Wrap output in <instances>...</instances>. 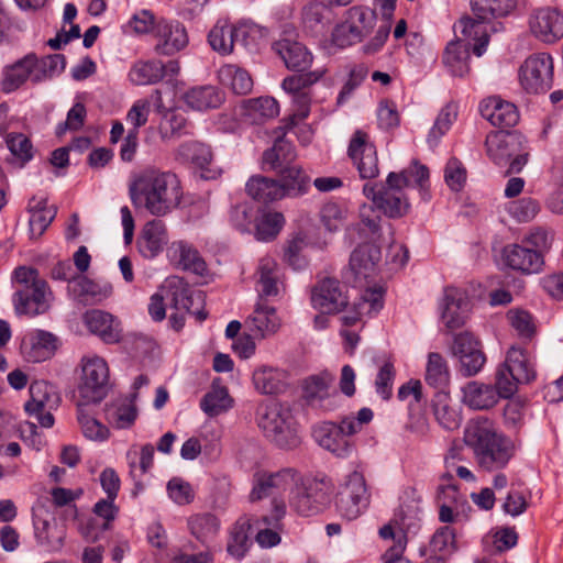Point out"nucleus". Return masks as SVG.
<instances>
[{
  "instance_id": "nucleus-32",
  "label": "nucleus",
  "mask_w": 563,
  "mask_h": 563,
  "mask_svg": "<svg viewBox=\"0 0 563 563\" xmlns=\"http://www.w3.org/2000/svg\"><path fill=\"white\" fill-rule=\"evenodd\" d=\"M241 118L245 123L262 124L279 114V104L273 97H258L244 100Z\"/></svg>"
},
{
  "instance_id": "nucleus-3",
  "label": "nucleus",
  "mask_w": 563,
  "mask_h": 563,
  "mask_svg": "<svg viewBox=\"0 0 563 563\" xmlns=\"http://www.w3.org/2000/svg\"><path fill=\"white\" fill-rule=\"evenodd\" d=\"M15 291L12 303L18 316L35 317L48 311L52 291L47 283L40 278L35 268L20 266L13 272Z\"/></svg>"
},
{
  "instance_id": "nucleus-22",
  "label": "nucleus",
  "mask_w": 563,
  "mask_h": 563,
  "mask_svg": "<svg viewBox=\"0 0 563 563\" xmlns=\"http://www.w3.org/2000/svg\"><path fill=\"white\" fill-rule=\"evenodd\" d=\"M526 140L515 132H492L486 136L485 147L486 154L497 166H507L512 155Z\"/></svg>"
},
{
  "instance_id": "nucleus-4",
  "label": "nucleus",
  "mask_w": 563,
  "mask_h": 563,
  "mask_svg": "<svg viewBox=\"0 0 563 563\" xmlns=\"http://www.w3.org/2000/svg\"><path fill=\"white\" fill-rule=\"evenodd\" d=\"M376 20L375 11L368 7L353 5L349 8L331 32V45L343 49L363 42L373 32Z\"/></svg>"
},
{
  "instance_id": "nucleus-21",
  "label": "nucleus",
  "mask_w": 563,
  "mask_h": 563,
  "mask_svg": "<svg viewBox=\"0 0 563 563\" xmlns=\"http://www.w3.org/2000/svg\"><path fill=\"white\" fill-rule=\"evenodd\" d=\"M490 19H482L475 16H463L460 19L457 24L455 25V34L457 31L461 36H457L456 41H462L463 44L468 45L471 48L472 42L473 44V53L481 57L487 48L489 42V32L492 30Z\"/></svg>"
},
{
  "instance_id": "nucleus-58",
  "label": "nucleus",
  "mask_w": 563,
  "mask_h": 563,
  "mask_svg": "<svg viewBox=\"0 0 563 563\" xmlns=\"http://www.w3.org/2000/svg\"><path fill=\"white\" fill-rule=\"evenodd\" d=\"M208 42L217 53L231 54L235 44L233 24L228 21H218L208 34Z\"/></svg>"
},
{
  "instance_id": "nucleus-42",
  "label": "nucleus",
  "mask_w": 563,
  "mask_h": 563,
  "mask_svg": "<svg viewBox=\"0 0 563 563\" xmlns=\"http://www.w3.org/2000/svg\"><path fill=\"white\" fill-rule=\"evenodd\" d=\"M69 294L80 302L100 301L112 292L109 284L100 285L84 275L76 276L68 285Z\"/></svg>"
},
{
  "instance_id": "nucleus-56",
  "label": "nucleus",
  "mask_w": 563,
  "mask_h": 563,
  "mask_svg": "<svg viewBox=\"0 0 563 563\" xmlns=\"http://www.w3.org/2000/svg\"><path fill=\"white\" fill-rule=\"evenodd\" d=\"M251 526L249 519H240L232 527L227 544V551L232 558L241 560L249 551L252 544L249 536Z\"/></svg>"
},
{
  "instance_id": "nucleus-23",
  "label": "nucleus",
  "mask_w": 563,
  "mask_h": 563,
  "mask_svg": "<svg viewBox=\"0 0 563 563\" xmlns=\"http://www.w3.org/2000/svg\"><path fill=\"white\" fill-rule=\"evenodd\" d=\"M333 380L334 377L328 372L307 377L302 383V396L307 404L324 411L332 410L334 408L331 391Z\"/></svg>"
},
{
  "instance_id": "nucleus-34",
  "label": "nucleus",
  "mask_w": 563,
  "mask_h": 563,
  "mask_svg": "<svg viewBox=\"0 0 563 563\" xmlns=\"http://www.w3.org/2000/svg\"><path fill=\"white\" fill-rule=\"evenodd\" d=\"M462 402L474 410H487L499 400L498 393L493 385L477 380L468 382L462 387Z\"/></svg>"
},
{
  "instance_id": "nucleus-28",
  "label": "nucleus",
  "mask_w": 563,
  "mask_h": 563,
  "mask_svg": "<svg viewBox=\"0 0 563 563\" xmlns=\"http://www.w3.org/2000/svg\"><path fill=\"white\" fill-rule=\"evenodd\" d=\"M282 325L277 311L273 306L260 299L253 312L246 318L245 327L260 339L275 334Z\"/></svg>"
},
{
  "instance_id": "nucleus-17",
  "label": "nucleus",
  "mask_w": 563,
  "mask_h": 563,
  "mask_svg": "<svg viewBox=\"0 0 563 563\" xmlns=\"http://www.w3.org/2000/svg\"><path fill=\"white\" fill-rule=\"evenodd\" d=\"M438 308L440 320L449 331L463 327L471 310L466 292L456 287L444 289Z\"/></svg>"
},
{
  "instance_id": "nucleus-24",
  "label": "nucleus",
  "mask_w": 563,
  "mask_h": 563,
  "mask_svg": "<svg viewBox=\"0 0 563 563\" xmlns=\"http://www.w3.org/2000/svg\"><path fill=\"white\" fill-rule=\"evenodd\" d=\"M157 44L155 51L161 55H173L188 44V35L183 24L175 21H158L155 26Z\"/></svg>"
},
{
  "instance_id": "nucleus-20",
  "label": "nucleus",
  "mask_w": 563,
  "mask_h": 563,
  "mask_svg": "<svg viewBox=\"0 0 563 563\" xmlns=\"http://www.w3.org/2000/svg\"><path fill=\"white\" fill-rule=\"evenodd\" d=\"M296 475L297 473L291 468H285L275 473H255L250 500L257 501L291 489L296 484Z\"/></svg>"
},
{
  "instance_id": "nucleus-36",
  "label": "nucleus",
  "mask_w": 563,
  "mask_h": 563,
  "mask_svg": "<svg viewBox=\"0 0 563 563\" xmlns=\"http://www.w3.org/2000/svg\"><path fill=\"white\" fill-rule=\"evenodd\" d=\"M176 158L183 163H191L202 170L205 178H213L209 175V166L213 159L211 147L199 141H188L179 145L176 152Z\"/></svg>"
},
{
  "instance_id": "nucleus-46",
  "label": "nucleus",
  "mask_w": 563,
  "mask_h": 563,
  "mask_svg": "<svg viewBox=\"0 0 563 563\" xmlns=\"http://www.w3.org/2000/svg\"><path fill=\"white\" fill-rule=\"evenodd\" d=\"M246 191L254 200L268 203L285 197V189L274 179L254 176L246 183Z\"/></svg>"
},
{
  "instance_id": "nucleus-19",
  "label": "nucleus",
  "mask_w": 563,
  "mask_h": 563,
  "mask_svg": "<svg viewBox=\"0 0 563 563\" xmlns=\"http://www.w3.org/2000/svg\"><path fill=\"white\" fill-rule=\"evenodd\" d=\"M347 153L362 178L372 179L378 175L377 151L367 133L357 130L351 137Z\"/></svg>"
},
{
  "instance_id": "nucleus-1",
  "label": "nucleus",
  "mask_w": 563,
  "mask_h": 563,
  "mask_svg": "<svg viewBox=\"0 0 563 563\" xmlns=\"http://www.w3.org/2000/svg\"><path fill=\"white\" fill-rule=\"evenodd\" d=\"M132 205L154 217H165L173 212L183 198L181 186L176 174L154 167L141 170L130 188Z\"/></svg>"
},
{
  "instance_id": "nucleus-51",
  "label": "nucleus",
  "mask_w": 563,
  "mask_h": 563,
  "mask_svg": "<svg viewBox=\"0 0 563 563\" xmlns=\"http://www.w3.org/2000/svg\"><path fill=\"white\" fill-rule=\"evenodd\" d=\"M424 379L435 391H448L450 371L446 361L441 354L432 352L428 355Z\"/></svg>"
},
{
  "instance_id": "nucleus-14",
  "label": "nucleus",
  "mask_w": 563,
  "mask_h": 563,
  "mask_svg": "<svg viewBox=\"0 0 563 563\" xmlns=\"http://www.w3.org/2000/svg\"><path fill=\"white\" fill-rule=\"evenodd\" d=\"M402 189L399 184H389L387 178L385 185L366 184L363 187V192L385 216L400 218L408 212L410 207Z\"/></svg>"
},
{
  "instance_id": "nucleus-10",
  "label": "nucleus",
  "mask_w": 563,
  "mask_h": 563,
  "mask_svg": "<svg viewBox=\"0 0 563 563\" xmlns=\"http://www.w3.org/2000/svg\"><path fill=\"white\" fill-rule=\"evenodd\" d=\"M336 510L341 517L354 520L369 505V493L362 472H351L336 496Z\"/></svg>"
},
{
  "instance_id": "nucleus-12",
  "label": "nucleus",
  "mask_w": 563,
  "mask_h": 563,
  "mask_svg": "<svg viewBox=\"0 0 563 563\" xmlns=\"http://www.w3.org/2000/svg\"><path fill=\"white\" fill-rule=\"evenodd\" d=\"M79 394L86 402H99L108 390L109 368L106 361L97 355L85 356L81 361Z\"/></svg>"
},
{
  "instance_id": "nucleus-6",
  "label": "nucleus",
  "mask_w": 563,
  "mask_h": 563,
  "mask_svg": "<svg viewBox=\"0 0 563 563\" xmlns=\"http://www.w3.org/2000/svg\"><path fill=\"white\" fill-rule=\"evenodd\" d=\"M163 291L166 292L167 305L175 310L169 317V322L176 331L184 327L187 313L196 314L199 321L207 318V313L199 309L203 301L202 291L190 289L181 278H167Z\"/></svg>"
},
{
  "instance_id": "nucleus-60",
  "label": "nucleus",
  "mask_w": 563,
  "mask_h": 563,
  "mask_svg": "<svg viewBox=\"0 0 563 563\" xmlns=\"http://www.w3.org/2000/svg\"><path fill=\"white\" fill-rule=\"evenodd\" d=\"M235 43L246 48L254 47L266 35V30L250 20H242L233 24Z\"/></svg>"
},
{
  "instance_id": "nucleus-49",
  "label": "nucleus",
  "mask_w": 563,
  "mask_h": 563,
  "mask_svg": "<svg viewBox=\"0 0 563 563\" xmlns=\"http://www.w3.org/2000/svg\"><path fill=\"white\" fill-rule=\"evenodd\" d=\"M223 97L213 86L195 87L184 95L185 103L198 111L216 109L222 103Z\"/></svg>"
},
{
  "instance_id": "nucleus-37",
  "label": "nucleus",
  "mask_w": 563,
  "mask_h": 563,
  "mask_svg": "<svg viewBox=\"0 0 563 563\" xmlns=\"http://www.w3.org/2000/svg\"><path fill=\"white\" fill-rule=\"evenodd\" d=\"M274 47L288 69L305 71L311 66L312 55L301 43L280 40Z\"/></svg>"
},
{
  "instance_id": "nucleus-45",
  "label": "nucleus",
  "mask_w": 563,
  "mask_h": 563,
  "mask_svg": "<svg viewBox=\"0 0 563 563\" xmlns=\"http://www.w3.org/2000/svg\"><path fill=\"white\" fill-rule=\"evenodd\" d=\"M29 210L31 213L29 219L30 236L38 239L56 217L57 210L54 206H47L45 199H32Z\"/></svg>"
},
{
  "instance_id": "nucleus-25",
  "label": "nucleus",
  "mask_w": 563,
  "mask_h": 563,
  "mask_svg": "<svg viewBox=\"0 0 563 563\" xmlns=\"http://www.w3.org/2000/svg\"><path fill=\"white\" fill-rule=\"evenodd\" d=\"M312 306L322 313H336L347 305L339 282L332 278L321 280L312 290Z\"/></svg>"
},
{
  "instance_id": "nucleus-18",
  "label": "nucleus",
  "mask_w": 563,
  "mask_h": 563,
  "mask_svg": "<svg viewBox=\"0 0 563 563\" xmlns=\"http://www.w3.org/2000/svg\"><path fill=\"white\" fill-rule=\"evenodd\" d=\"M380 255V249L375 244L358 245L351 254L349 271L345 274L346 282L353 286H362L375 275Z\"/></svg>"
},
{
  "instance_id": "nucleus-40",
  "label": "nucleus",
  "mask_w": 563,
  "mask_h": 563,
  "mask_svg": "<svg viewBox=\"0 0 563 563\" xmlns=\"http://www.w3.org/2000/svg\"><path fill=\"white\" fill-rule=\"evenodd\" d=\"M187 526L190 534L205 548L217 538L220 530L219 519L209 512L192 515L188 518Z\"/></svg>"
},
{
  "instance_id": "nucleus-52",
  "label": "nucleus",
  "mask_w": 563,
  "mask_h": 563,
  "mask_svg": "<svg viewBox=\"0 0 563 563\" xmlns=\"http://www.w3.org/2000/svg\"><path fill=\"white\" fill-rule=\"evenodd\" d=\"M320 222L331 233L342 230L350 219L347 206L339 201H328L319 211Z\"/></svg>"
},
{
  "instance_id": "nucleus-55",
  "label": "nucleus",
  "mask_w": 563,
  "mask_h": 563,
  "mask_svg": "<svg viewBox=\"0 0 563 563\" xmlns=\"http://www.w3.org/2000/svg\"><path fill=\"white\" fill-rule=\"evenodd\" d=\"M232 407L228 389L216 382L200 401L201 410L209 417L219 416Z\"/></svg>"
},
{
  "instance_id": "nucleus-54",
  "label": "nucleus",
  "mask_w": 563,
  "mask_h": 563,
  "mask_svg": "<svg viewBox=\"0 0 563 563\" xmlns=\"http://www.w3.org/2000/svg\"><path fill=\"white\" fill-rule=\"evenodd\" d=\"M433 412L437 421L445 430H456L462 422L459 410L449 405L448 391H435L433 398Z\"/></svg>"
},
{
  "instance_id": "nucleus-16",
  "label": "nucleus",
  "mask_w": 563,
  "mask_h": 563,
  "mask_svg": "<svg viewBox=\"0 0 563 563\" xmlns=\"http://www.w3.org/2000/svg\"><path fill=\"white\" fill-rule=\"evenodd\" d=\"M451 351L460 362L461 373L466 377L478 374L486 363L479 341L467 331L454 336Z\"/></svg>"
},
{
  "instance_id": "nucleus-27",
  "label": "nucleus",
  "mask_w": 563,
  "mask_h": 563,
  "mask_svg": "<svg viewBox=\"0 0 563 563\" xmlns=\"http://www.w3.org/2000/svg\"><path fill=\"white\" fill-rule=\"evenodd\" d=\"M503 260L508 267L523 274L539 273L544 265V260L538 251H532L523 243L506 245L503 250Z\"/></svg>"
},
{
  "instance_id": "nucleus-2",
  "label": "nucleus",
  "mask_w": 563,
  "mask_h": 563,
  "mask_svg": "<svg viewBox=\"0 0 563 563\" xmlns=\"http://www.w3.org/2000/svg\"><path fill=\"white\" fill-rule=\"evenodd\" d=\"M464 441L472 449L477 465L487 472L504 468L515 454L514 442L486 418L474 419L468 423Z\"/></svg>"
},
{
  "instance_id": "nucleus-39",
  "label": "nucleus",
  "mask_w": 563,
  "mask_h": 563,
  "mask_svg": "<svg viewBox=\"0 0 563 563\" xmlns=\"http://www.w3.org/2000/svg\"><path fill=\"white\" fill-rule=\"evenodd\" d=\"M429 181V169L419 163H413L400 173H389L388 183L399 184L402 188L418 187L422 200H429L430 195L427 188Z\"/></svg>"
},
{
  "instance_id": "nucleus-11",
  "label": "nucleus",
  "mask_w": 563,
  "mask_h": 563,
  "mask_svg": "<svg viewBox=\"0 0 563 563\" xmlns=\"http://www.w3.org/2000/svg\"><path fill=\"white\" fill-rule=\"evenodd\" d=\"M521 87L529 93L548 91L553 82V58L549 53H536L526 58L519 69Z\"/></svg>"
},
{
  "instance_id": "nucleus-35",
  "label": "nucleus",
  "mask_w": 563,
  "mask_h": 563,
  "mask_svg": "<svg viewBox=\"0 0 563 563\" xmlns=\"http://www.w3.org/2000/svg\"><path fill=\"white\" fill-rule=\"evenodd\" d=\"M36 56L29 54L15 64L5 67L1 80V89L10 93L20 88L29 78L34 81Z\"/></svg>"
},
{
  "instance_id": "nucleus-53",
  "label": "nucleus",
  "mask_w": 563,
  "mask_h": 563,
  "mask_svg": "<svg viewBox=\"0 0 563 563\" xmlns=\"http://www.w3.org/2000/svg\"><path fill=\"white\" fill-rule=\"evenodd\" d=\"M218 77L223 86L229 87L236 95H245L251 91L253 81L249 73L236 65H224L218 71Z\"/></svg>"
},
{
  "instance_id": "nucleus-9",
  "label": "nucleus",
  "mask_w": 563,
  "mask_h": 563,
  "mask_svg": "<svg viewBox=\"0 0 563 563\" xmlns=\"http://www.w3.org/2000/svg\"><path fill=\"white\" fill-rule=\"evenodd\" d=\"M324 74V70H313L306 74L286 77L282 88L290 96L291 113L286 120L284 130L292 129L298 122L303 121L310 114L311 86Z\"/></svg>"
},
{
  "instance_id": "nucleus-7",
  "label": "nucleus",
  "mask_w": 563,
  "mask_h": 563,
  "mask_svg": "<svg viewBox=\"0 0 563 563\" xmlns=\"http://www.w3.org/2000/svg\"><path fill=\"white\" fill-rule=\"evenodd\" d=\"M296 475V484L290 489V507L301 516H313L322 511L330 503L333 492L332 482L323 477L309 479L299 484Z\"/></svg>"
},
{
  "instance_id": "nucleus-63",
  "label": "nucleus",
  "mask_w": 563,
  "mask_h": 563,
  "mask_svg": "<svg viewBox=\"0 0 563 563\" xmlns=\"http://www.w3.org/2000/svg\"><path fill=\"white\" fill-rule=\"evenodd\" d=\"M4 139L8 150L22 165L33 158V145L25 134L12 132Z\"/></svg>"
},
{
  "instance_id": "nucleus-8",
  "label": "nucleus",
  "mask_w": 563,
  "mask_h": 563,
  "mask_svg": "<svg viewBox=\"0 0 563 563\" xmlns=\"http://www.w3.org/2000/svg\"><path fill=\"white\" fill-rule=\"evenodd\" d=\"M358 432V423L353 417H345L339 423L322 421L312 429L314 441L324 450L340 459L349 457L354 451L350 437Z\"/></svg>"
},
{
  "instance_id": "nucleus-30",
  "label": "nucleus",
  "mask_w": 563,
  "mask_h": 563,
  "mask_svg": "<svg viewBox=\"0 0 563 563\" xmlns=\"http://www.w3.org/2000/svg\"><path fill=\"white\" fill-rule=\"evenodd\" d=\"M21 350L29 362H43L54 354L56 338L51 332L35 330L24 336Z\"/></svg>"
},
{
  "instance_id": "nucleus-29",
  "label": "nucleus",
  "mask_w": 563,
  "mask_h": 563,
  "mask_svg": "<svg viewBox=\"0 0 563 563\" xmlns=\"http://www.w3.org/2000/svg\"><path fill=\"white\" fill-rule=\"evenodd\" d=\"M168 240L166 224L162 220L154 219L144 224L136 245L143 257L154 258L164 250Z\"/></svg>"
},
{
  "instance_id": "nucleus-26",
  "label": "nucleus",
  "mask_w": 563,
  "mask_h": 563,
  "mask_svg": "<svg viewBox=\"0 0 563 563\" xmlns=\"http://www.w3.org/2000/svg\"><path fill=\"white\" fill-rule=\"evenodd\" d=\"M84 323L88 330L104 343L113 344L121 340V322L111 313L92 309L84 314Z\"/></svg>"
},
{
  "instance_id": "nucleus-47",
  "label": "nucleus",
  "mask_w": 563,
  "mask_h": 563,
  "mask_svg": "<svg viewBox=\"0 0 563 563\" xmlns=\"http://www.w3.org/2000/svg\"><path fill=\"white\" fill-rule=\"evenodd\" d=\"M253 382L262 394H278L286 388L287 373L279 368L263 366L254 372Z\"/></svg>"
},
{
  "instance_id": "nucleus-44",
  "label": "nucleus",
  "mask_w": 563,
  "mask_h": 563,
  "mask_svg": "<svg viewBox=\"0 0 563 563\" xmlns=\"http://www.w3.org/2000/svg\"><path fill=\"white\" fill-rule=\"evenodd\" d=\"M504 364L512 372L520 384H528L536 378L534 364L521 347L511 346L506 354Z\"/></svg>"
},
{
  "instance_id": "nucleus-62",
  "label": "nucleus",
  "mask_w": 563,
  "mask_h": 563,
  "mask_svg": "<svg viewBox=\"0 0 563 563\" xmlns=\"http://www.w3.org/2000/svg\"><path fill=\"white\" fill-rule=\"evenodd\" d=\"M78 422L82 434L93 441H103L108 438L109 430L100 423L95 417L87 412L84 406L78 407Z\"/></svg>"
},
{
  "instance_id": "nucleus-33",
  "label": "nucleus",
  "mask_w": 563,
  "mask_h": 563,
  "mask_svg": "<svg viewBox=\"0 0 563 563\" xmlns=\"http://www.w3.org/2000/svg\"><path fill=\"white\" fill-rule=\"evenodd\" d=\"M168 257L184 271L202 276L207 271L205 260L199 252L186 241L173 242L167 249Z\"/></svg>"
},
{
  "instance_id": "nucleus-50",
  "label": "nucleus",
  "mask_w": 563,
  "mask_h": 563,
  "mask_svg": "<svg viewBox=\"0 0 563 563\" xmlns=\"http://www.w3.org/2000/svg\"><path fill=\"white\" fill-rule=\"evenodd\" d=\"M280 186L285 189V196L299 197L307 194L310 187V178L297 164H291L279 170Z\"/></svg>"
},
{
  "instance_id": "nucleus-59",
  "label": "nucleus",
  "mask_w": 563,
  "mask_h": 563,
  "mask_svg": "<svg viewBox=\"0 0 563 563\" xmlns=\"http://www.w3.org/2000/svg\"><path fill=\"white\" fill-rule=\"evenodd\" d=\"M518 0H472V12L482 19L508 15L517 7Z\"/></svg>"
},
{
  "instance_id": "nucleus-64",
  "label": "nucleus",
  "mask_w": 563,
  "mask_h": 563,
  "mask_svg": "<svg viewBox=\"0 0 563 563\" xmlns=\"http://www.w3.org/2000/svg\"><path fill=\"white\" fill-rule=\"evenodd\" d=\"M284 216L279 212L263 214L256 224V239L264 242L275 239L284 225Z\"/></svg>"
},
{
  "instance_id": "nucleus-41",
  "label": "nucleus",
  "mask_w": 563,
  "mask_h": 563,
  "mask_svg": "<svg viewBox=\"0 0 563 563\" xmlns=\"http://www.w3.org/2000/svg\"><path fill=\"white\" fill-rule=\"evenodd\" d=\"M257 291L260 297H276L280 291V272L274 258L265 256L257 266Z\"/></svg>"
},
{
  "instance_id": "nucleus-48",
  "label": "nucleus",
  "mask_w": 563,
  "mask_h": 563,
  "mask_svg": "<svg viewBox=\"0 0 563 563\" xmlns=\"http://www.w3.org/2000/svg\"><path fill=\"white\" fill-rule=\"evenodd\" d=\"M296 153L292 144L284 137H277L273 147L263 154L264 167L273 170H279L294 164Z\"/></svg>"
},
{
  "instance_id": "nucleus-13",
  "label": "nucleus",
  "mask_w": 563,
  "mask_h": 563,
  "mask_svg": "<svg viewBox=\"0 0 563 563\" xmlns=\"http://www.w3.org/2000/svg\"><path fill=\"white\" fill-rule=\"evenodd\" d=\"M30 399L24 409L30 417H34L41 427L51 428L54 424L53 410L60 402L59 394L55 386L45 380H35L30 385Z\"/></svg>"
},
{
  "instance_id": "nucleus-15",
  "label": "nucleus",
  "mask_w": 563,
  "mask_h": 563,
  "mask_svg": "<svg viewBox=\"0 0 563 563\" xmlns=\"http://www.w3.org/2000/svg\"><path fill=\"white\" fill-rule=\"evenodd\" d=\"M528 25L531 34L542 43L553 44L563 37V13L555 8L533 9Z\"/></svg>"
},
{
  "instance_id": "nucleus-61",
  "label": "nucleus",
  "mask_w": 563,
  "mask_h": 563,
  "mask_svg": "<svg viewBox=\"0 0 563 563\" xmlns=\"http://www.w3.org/2000/svg\"><path fill=\"white\" fill-rule=\"evenodd\" d=\"M456 117L457 107L455 104L449 103L441 109L428 135V143L431 146L438 144L439 140L450 130Z\"/></svg>"
},
{
  "instance_id": "nucleus-57",
  "label": "nucleus",
  "mask_w": 563,
  "mask_h": 563,
  "mask_svg": "<svg viewBox=\"0 0 563 563\" xmlns=\"http://www.w3.org/2000/svg\"><path fill=\"white\" fill-rule=\"evenodd\" d=\"M163 62L139 60L131 67L129 79L137 86L153 85L162 80Z\"/></svg>"
},
{
  "instance_id": "nucleus-43",
  "label": "nucleus",
  "mask_w": 563,
  "mask_h": 563,
  "mask_svg": "<svg viewBox=\"0 0 563 563\" xmlns=\"http://www.w3.org/2000/svg\"><path fill=\"white\" fill-rule=\"evenodd\" d=\"M470 47L462 41H451L448 43L442 62L448 71L455 77H464L470 73Z\"/></svg>"
},
{
  "instance_id": "nucleus-38",
  "label": "nucleus",
  "mask_w": 563,
  "mask_h": 563,
  "mask_svg": "<svg viewBox=\"0 0 563 563\" xmlns=\"http://www.w3.org/2000/svg\"><path fill=\"white\" fill-rule=\"evenodd\" d=\"M33 525L35 538L40 544L46 545L53 551L62 549L66 538V528L63 525H58L55 519L49 520L40 515H34Z\"/></svg>"
},
{
  "instance_id": "nucleus-31",
  "label": "nucleus",
  "mask_w": 563,
  "mask_h": 563,
  "mask_svg": "<svg viewBox=\"0 0 563 563\" xmlns=\"http://www.w3.org/2000/svg\"><path fill=\"white\" fill-rule=\"evenodd\" d=\"M479 111L482 117L495 126L510 128L519 120L516 106L498 97H492L483 101Z\"/></svg>"
},
{
  "instance_id": "nucleus-5",
  "label": "nucleus",
  "mask_w": 563,
  "mask_h": 563,
  "mask_svg": "<svg viewBox=\"0 0 563 563\" xmlns=\"http://www.w3.org/2000/svg\"><path fill=\"white\" fill-rule=\"evenodd\" d=\"M258 427L279 448H294L299 443L296 422L289 408L272 400L258 409Z\"/></svg>"
}]
</instances>
